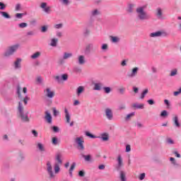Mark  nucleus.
<instances>
[{
	"label": "nucleus",
	"instance_id": "nucleus-1",
	"mask_svg": "<svg viewBox=\"0 0 181 181\" xmlns=\"http://www.w3.org/2000/svg\"><path fill=\"white\" fill-rule=\"evenodd\" d=\"M17 94L18 95V98L20 99L18 107L19 116L21 117V121H23V122H29V117L23 112L24 107L23 104L22 103L24 102L25 105H27L28 101H29V98L25 96L23 99H22V95H21V88H19L17 90Z\"/></svg>",
	"mask_w": 181,
	"mask_h": 181
},
{
	"label": "nucleus",
	"instance_id": "nucleus-2",
	"mask_svg": "<svg viewBox=\"0 0 181 181\" xmlns=\"http://www.w3.org/2000/svg\"><path fill=\"white\" fill-rule=\"evenodd\" d=\"M55 159L57 162L54 165V173L57 174L60 172V165L63 163L62 155L60 153L57 154Z\"/></svg>",
	"mask_w": 181,
	"mask_h": 181
},
{
	"label": "nucleus",
	"instance_id": "nucleus-3",
	"mask_svg": "<svg viewBox=\"0 0 181 181\" xmlns=\"http://www.w3.org/2000/svg\"><path fill=\"white\" fill-rule=\"evenodd\" d=\"M144 9H145V7L144 6H140L136 9V13H138V17L141 21L148 19V14L146 13V12H145Z\"/></svg>",
	"mask_w": 181,
	"mask_h": 181
},
{
	"label": "nucleus",
	"instance_id": "nucleus-4",
	"mask_svg": "<svg viewBox=\"0 0 181 181\" xmlns=\"http://www.w3.org/2000/svg\"><path fill=\"white\" fill-rule=\"evenodd\" d=\"M18 48H19V45H18L8 47V49L4 53V56L6 57H9V56H12V54H13V53H15V52H16V50H18Z\"/></svg>",
	"mask_w": 181,
	"mask_h": 181
},
{
	"label": "nucleus",
	"instance_id": "nucleus-5",
	"mask_svg": "<svg viewBox=\"0 0 181 181\" xmlns=\"http://www.w3.org/2000/svg\"><path fill=\"white\" fill-rule=\"evenodd\" d=\"M75 142L78 145L79 151H84V137L80 136L75 139Z\"/></svg>",
	"mask_w": 181,
	"mask_h": 181
},
{
	"label": "nucleus",
	"instance_id": "nucleus-6",
	"mask_svg": "<svg viewBox=\"0 0 181 181\" xmlns=\"http://www.w3.org/2000/svg\"><path fill=\"white\" fill-rule=\"evenodd\" d=\"M40 6L41 9H42L43 12H45V13H47V15L52 13V7H50V6H48L47 3L42 2L41 3Z\"/></svg>",
	"mask_w": 181,
	"mask_h": 181
},
{
	"label": "nucleus",
	"instance_id": "nucleus-7",
	"mask_svg": "<svg viewBox=\"0 0 181 181\" xmlns=\"http://www.w3.org/2000/svg\"><path fill=\"white\" fill-rule=\"evenodd\" d=\"M90 22H93V18H95V16H100L101 15V11L98 8H95L92 10L90 13Z\"/></svg>",
	"mask_w": 181,
	"mask_h": 181
},
{
	"label": "nucleus",
	"instance_id": "nucleus-8",
	"mask_svg": "<svg viewBox=\"0 0 181 181\" xmlns=\"http://www.w3.org/2000/svg\"><path fill=\"white\" fill-rule=\"evenodd\" d=\"M47 171L50 177H54V174L53 173V167H52V163H50V161L47 162Z\"/></svg>",
	"mask_w": 181,
	"mask_h": 181
},
{
	"label": "nucleus",
	"instance_id": "nucleus-9",
	"mask_svg": "<svg viewBox=\"0 0 181 181\" xmlns=\"http://www.w3.org/2000/svg\"><path fill=\"white\" fill-rule=\"evenodd\" d=\"M151 37H159L160 36H168V34L165 31H157L150 34Z\"/></svg>",
	"mask_w": 181,
	"mask_h": 181
},
{
	"label": "nucleus",
	"instance_id": "nucleus-10",
	"mask_svg": "<svg viewBox=\"0 0 181 181\" xmlns=\"http://www.w3.org/2000/svg\"><path fill=\"white\" fill-rule=\"evenodd\" d=\"M44 93L48 98H53L54 97V91L50 90V88H46V90H44Z\"/></svg>",
	"mask_w": 181,
	"mask_h": 181
},
{
	"label": "nucleus",
	"instance_id": "nucleus-11",
	"mask_svg": "<svg viewBox=\"0 0 181 181\" xmlns=\"http://www.w3.org/2000/svg\"><path fill=\"white\" fill-rule=\"evenodd\" d=\"M156 18H158V19H160V20L164 19L163 10H162L161 8H160V7L157 8L156 11Z\"/></svg>",
	"mask_w": 181,
	"mask_h": 181
},
{
	"label": "nucleus",
	"instance_id": "nucleus-12",
	"mask_svg": "<svg viewBox=\"0 0 181 181\" xmlns=\"http://www.w3.org/2000/svg\"><path fill=\"white\" fill-rule=\"evenodd\" d=\"M105 115L106 117L107 118V119H109L110 121H111V119H112V110L110 108H106L105 110Z\"/></svg>",
	"mask_w": 181,
	"mask_h": 181
},
{
	"label": "nucleus",
	"instance_id": "nucleus-13",
	"mask_svg": "<svg viewBox=\"0 0 181 181\" xmlns=\"http://www.w3.org/2000/svg\"><path fill=\"white\" fill-rule=\"evenodd\" d=\"M138 70H139L138 67L133 68L132 72L127 74V76L129 78L135 77L138 74Z\"/></svg>",
	"mask_w": 181,
	"mask_h": 181
},
{
	"label": "nucleus",
	"instance_id": "nucleus-14",
	"mask_svg": "<svg viewBox=\"0 0 181 181\" xmlns=\"http://www.w3.org/2000/svg\"><path fill=\"white\" fill-rule=\"evenodd\" d=\"M45 119L46 120L47 124H52V115H50V112H49L47 111L45 112Z\"/></svg>",
	"mask_w": 181,
	"mask_h": 181
},
{
	"label": "nucleus",
	"instance_id": "nucleus-15",
	"mask_svg": "<svg viewBox=\"0 0 181 181\" xmlns=\"http://www.w3.org/2000/svg\"><path fill=\"white\" fill-rule=\"evenodd\" d=\"M64 112H65V119H66V124H70V113L69 112V110H67V108H64Z\"/></svg>",
	"mask_w": 181,
	"mask_h": 181
},
{
	"label": "nucleus",
	"instance_id": "nucleus-16",
	"mask_svg": "<svg viewBox=\"0 0 181 181\" xmlns=\"http://www.w3.org/2000/svg\"><path fill=\"white\" fill-rule=\"evenodd\" d=\"M173 122L174 123L175 127H176L177 128H180V123L179 122V117H177V116H175L173 118Z\"/></svg>",
	"mask_w": 181,
	"mask_h": 181
},
{
	"label": "nucleus",
	"instance_id": "nucleus-17",
	"mask_svg": "<svg viewBox=\"0 0 181 181\" xmlns=\"http://www.w3.org/2000/svg\"><path fill=\"white\" fill-rule=\"evenodd\" d=\"M21 63H22V59L17 58L16 62H14V67L15 69H21Z\"/></svg>",
	"mask_w": 181,
	"mask_h": 181
},
{
	"label": "nucleus",
	"instance_id": "nucleus-18",
	"mask_svg": "<svg viewBox=\"0 0 181 181\" xmlns=\"http://www.w3.org/2000/svg\"><path fill=\"white\" fill-rule=\"evenodd\" d=\"M117 166L118 168H122L124 166V162L122 161V157L121 155L117 156Z\"/></svg>",
	"mask_w": 181,
	"mask_h": 181
},
{
	"label": "nucleus",
	"instance_id": "nucleus-19",
	"mask_svg": "<svg viewBox=\"0 0 181 181\" xmlns=\"http://www.w3.org/2000/svg\"><path fill=\"white\" fill-rule=\"evenodd\" d=\"M71 57H73V53L71 52H64L63 55V59L64 60H67V59H70Z\"/></svg>",
	"mask_w": 181,
	"mask_h": 181
},
{
	"label": "nucleus",
	"instance_id": "nucleus-20",
	"mask_svg": "<svg viewBox=\"0 0 181 181\" xmlns=\"http://www.w3.org/2000/svg\"><path fill=\"white\" fill-rule=\"evenodd\" d=\"M101 88H103V83H94V88H93L94 90L100 91V90H101Z\"/></svg>",
	"mask_w": 181,
	"mask_h": 181
},
{
	"label": "nucleus",
	"instance_id": "nucleus-21",
	"mask_svg": "<svg viewBox=\"0 0 181 181\" xmlns=\"http://www.w3.org/2000/svg\"><path fill=\"white\" fill-rule=\"evenodd\" d=\"M110 39L112 43H118L119 42V37L110 35Z\"/></svg>",
	"mask_w": 181,
	"mask_h": 181
},
{
	"label": "nucleus",
	"instance_id": "nucleus-22",
	"mask_svg": "<svg viewBox=\"0 0 181 181\" xmlns=\"http://www.w3.org/2000/svg\"><path fill=\"white\" fill-rule=\"evenodd\" d=\"M120 180L127 181V174L124 171H120Z\"/></svg>",
	"mask_w": 181,
	"mask_h": 181
},
{
	"label": "nucleus",
	"instance_id": "nucleus-23",
	"mask_svg": "<svg viewBox=\"0 0 181 181\" xmlns=\"http://www.w3.org/2000/svg\"><path fill=\"white\" fill-rule=\"evenodd\" d=\"M0 14L3 18H5V19H11V16L6 11H0Z\"/></svg>",
	"mask_w": 181,
	"mask_h": 181
},
{
	"label": "nucleus",
	"instance_id": "nucleus-24",
	"mask_svg": "<svg viewBox=\"0 0 181 181\" xmlns=\"http://www.w3.org/2000/svg\"><path fill=\"white\" fill-rule=\"evenodd\" d=\"M57 42H59V40H57V38H52L51 40L50 46L56 47L57 46Z\"/></svg>",
	"mask_w": 181,
	"mask_h": 181
},
{
	"label": "nucleus",
	"instance_id": "nucleus-25",
	"mask_svg": "<svg viewBox=\"0 0 181 181\" xmlns=\"http://www.w3.org/2000/svg\"><path fill=\"white\" fill-rule=\"evenodd\" d=\"M78 62L79 64H84L86 63V59H84V56L80 55L78 58Z\"/></svg>",
	"mask_w": 181,
	"mask_h": 181
},
{
	"label": "nucleus",
	"instance_id": "nucleus-26",
	"mask_svg": "<svg viewBox=\"0 0 181 181\" xmlns=\"http://www.w3.org/2000/svg\"><path fill=\"white\" fill-rule=\"evenodd\" d=\"M84 91V86H78L77 90H76V94L77 95H80L81 93Z\"/></svg>",
	"mask_w": 181,
	"mask_h": 181
},
{
	"label": "nucleus",
	"instance_id": "nucleus-27",
	"mask_svg": "<svg viewBox=\"0 0 181 181\" xmlns=\"http://www.w3.org/2000/svg\"><path fill=\"white\" fill-rule=\"evenodd\" d=\"M133 108H138L139 110H142L144 108V104L134 103L132 105Z\"/></svg>",
	"mask_w": 181,
	"mask_h": 181
},
{
	"label": "nucleus",
	"instance_id": "nucleus-28",
	"mask_svg": "<svg viewBox=\"0 0 181 181\" xmlns=\"http://www.w3.org/2000/svg\"><path fill=\"white\" fill-rule=\"evenodd\" d=\"M59 2L64 5V6H69V5H70V0H59Z\"/></svg>",
	"mask_w": 181,
	"mask_h": 181
},
{
	"label": "nucleus",
	"instance_id": "nucleus-29",
	"mask_svg": "<svg viewBox=\"0 0 181 181\" xmlns=\"http://www.w3.org/2000/svg\"><path fill=\"white\" fill-rule=\"evenodd\" d=\"M135 6V5L134 4H129L127 8V12L128 13H132V12H134V7Z\"/></svg>",
	"mask_w": 181,
	"mask_h": 181
},
{
	"label": "nucleus",
	"instance_id": "nucleus-30",
	"mask_svg": "<svg viewBox=\"0 0 181 181\" xmlns=\"http://www.w3.org/2000/svg\"><path fill=\"white\" fill-rule=\"evenodd\" d=\"M37 146L41 152H44L45 146L41 143H37Z\"/></svg>",
	"mask_w": 181,
	"mask_h": 181
},
{
	"label": "nucleus",
	"instance_id": "nucleus-31",
	"mask_svg": "<svg viewBox=\"0 0 181 181\" xmlns=\"http://www.w3.org/2000/svg\"><path fill=\"white\" fill-rule=\"evenodd\" d=\"M148 91L149 90H148V88L145 89L143 91V93H141V97H140L141 100H144V98H145V95H146V93H148Z\"/></svg>",
	"mask_w": 181,
	"mask_h": 181
},
{
	"label": "nucleus",
	"instance_id": "nucleus-32",
	"mask_svg": "<svg viewBox=\"0 0 181 181\" xmlns=\"http://www.w3.org/2000/svg\"><path fill=\"white\" fill-rule=\"evenodd\" d=\"M40 56V52H37L34 53L33 55H31V59H37Z\"/></svg>",
	"mask_w": 181,
	"mask_h": 181
},
{
	"label": "nucleus",
	"instance_id": "nucleus-33",
	"mask_svg": "<svg viewBox=\"0 0 181 181\" xmlns=\"http://www.w3.org/2000/svg\"><path fill=\"white\" fill-rule=\"evenodd\" d=\"M6 5L4 2L0 1V11H5Z\"/></svg>",
	"mask_w": 181,
	"mask_h": 181
},
{
	"label": "nucleus",
	"instance_id": "nucleus-34",
	"mask_svg": "<svg viewBox=\"0 0 181 181\" xmlns=\"http://www.w3.org/2000/svg\"><path fill=\"white\" fill-rule=\"evenodd\" d=\"M24 16H25L24 13H18L16 14V18L17 19H22Z\"/></svg>",
	"mask_w": 181,
	"mask_h": 181
},
{
	"label": "nucleus",
	"instance_id": "nucleus-35",
	"mask_svg": "<svg viewBox=\"0 0 181 181\" xmlns=\"http://www.w3.org/2000/svg\"><path fill=\"white\" fill-rule=\"evenodd\" d=\"M76 168V163H74L71 165V168L69 169V174L72 175V171L74 170V168Z\"/></svg>",
	"mask_w": 181,
	"mask_h": 181
},
{
	"label": "nucleus",
	"instance_id": "nucleus-36",
	"mask_svg": "<svg viewBox=\"0 0 181 181\" xmlns=\"http://www.w3.org/2000/svg\"><path fill=\"white\" fill-rule=\"evenodd\" d=\"M21 9H22V5H21V4H16L15 11H19Z\"/></svg>",
	"mask_w": 181,
	"mask_h": 181
},
{
	"label": "nucleus",
	"instance_id": "nucleus-37",
	"mask_svg": "<svg viewBox=\"0 0 181 181\" xmlns=\"http://www.w3.org/2000/svg\"><path fill=\"white\" fill-rule=\"evenodd\" d=\"M103 90L106 94H110V93H111V88L110 87H105L103 88Z\"/></svg>",
	"mask_w": 181,
	"mask_h": 181
},
{
	"label": "nucleus",
	"instance_id": "nucleus-38",
	"mask_svg": "<svg viewBox=\"0 0 181 181\" xmlns=\"http://www.w3.org/2000/svg\"><path fill=\"white\" fill-rule=\"evenodd\" d=\"M52 111H53L54 117H57V115H59V111L56 110V107H53Z\"/></svg>",
	"mask_w": 181,
	"mask_h": 181
},
{
	"label": "nucleus",
	"instance_id": "nucleus-39",
	"mask_svg": "<svg viewBox=\"0 0 181 181\" xmlns=\"http://www.w3.org/2000/svg\"><path fill=\"white\" fill-rule=\"evenodd\" d=\"M86 136H89V138H91V139H94L95 138V136L93 135L91 133H90L89 132H86Z\"/></svg>",
	"mask_w": 181,
	"mask_h": 181
},
{
	"label": "nucleus",
	"instance_id": "nucleus-40",
	"mask_svg": "<svg viewBox=\"0 0 181 181\" xmlns=\"http://www.w3.org/2000/svg\"><path fill=\"white\" fill-rule=\"evenodd\" d=\"M83 157L84 158L85 160H86V162L90 161L91 159V156L90 155L83 156Z\"/></svg>",
	"mask_w": 181,
	"mask_h": 181
},
{
	"label": "nucleus",
	"instance_id": "nucleus-41",
	"mask_svg": "<svg viewBox=\"0 0 181 181\" xmlns=\"http://www.w3.org/2000/svg\"><path fill=\"white\" fill-rule=\"evenodd\" d=\"M102 141H107L108 140V135L107 134H103L101 136Z\"/></svg>",
	"mask_w": 181,
	"mask_h": 181
},
{
	"label": "nucleus",
	"instance_id": "nucleus-42",
	"mask_svg": "<svg viewBox=\"0 0 181 181\" xmlns=\"http://www.w3.org/2000/svg\"><path fill=\"white\" fill-rule=\"evenodd\" d=\"M127 63H128V59H124L121 63V66L122 67H125V66H127Z\"/></svg>",
	"mask_w": 181,
	"mask_h": 181
},
{
	"label": "nucleus",
	"instance_id": "nucleus-43",
	"mask_svg": "<svg viewBox=\"0 0 181 181\" xmlns=\"http://www.w3.org/2000/svg\"><path fill=\"white\" fill-rule=\"evenodd\" d=\"M135 115V112H132L127 115L126 119H129V118H132V117H134Z\"/></svg>",
	"mask_w": 181,
	"mask_h": 181
},
{
	"label": "nucleus",
	"instance_id": "nucleus-44",
	"mask_svg": "<svg viewBox=\"0 0 181 181\" xmlns=\"http://www.w3.org/2000/svg\"><path fill=\"white\" fill-rule=\"evenodd\" d=\"M176 74H177V70L175 69L173 71H171L170 76H171V77H173V76H176Z\"/></svg>",
	"mask_w": 181,
	"mask_h": 181
},
{
	"label": "nucleus",
	"instance_id": "nucleus-45",
	"mask_svg": "<svg viewBox=\"0 0 181 181\" xmlns=\"http://www.w3.org/2000/svg\"><path fill=\"white\" fill-rule=\"evenodd\" d=\"M179 94H181V88L178 89V90L174 92L175 97H177Z\"/></svg>",
	"mask_w": 181,
	"mask_h": 181
},
{
	"label": "nucleus",
	"instance_id": "nucleus-46",
	"mask_svg": "<svg viewBox=\"0 0 181 181\" xmlns=\"http://www.w3.org/2000/svg\"><path fill=\"white\" fill-rule=\"evenodd\" d=\"M28 26L27 23H20L18 24V28H21V29H23V28H26Z\"/></svg>",
	"mask_w": 181,
	"mask_h": 181
},
{
	"label": "nucleus",
	"instance_id": "nucleus-47",
	"mask_svg": "<svg viewBox=\"0 0 181 181\" xmlns=\"http://www.w3.org/2000/svg\"><path fill=\"white\" fill-rule=\"evenodd\" d=\"M160 117H168V112L166 110L161 112Z\"/></svg>",
	"mask_w": 181,
	"mask_h": 181
},
{
	"label": "nucleus",
	"instance_id": "nucleus-48",
	"mask_svg": "<svg viewBox=\"0 0 181 181\" xmlns=\"http://www.w3.org/2000/svg\"><path fill=\"white\" fill-rule=\"evenodd\" d=\"M62 80H64V81H66L67 80V78H69V76L67 74H64L62 76Z\"/></svg>",
	"mask_w": 181,
	"mask_h": 181
},
{
	"label": "nucleus",
	"instance_id": "nucleus-49",
	"mask_svg": "<svg viewBox=\"0 0 181 181\" xmlns=\"http://www.w3.org/2000/svg\"><path fill=\"white\" fill-rule=\"evenodd\" d=\"M167 143L170 145H173V144H175V142L170 138L167 139Z\"/></svg>",
	"mask_w": 181,
	"mask_h": 181
},
{
	"label": "nucleus",
	"instance_id": "nucleus-50",
	"mask_svg": "<svg viewBox=\"0 0 181 181\" xmlns=\"http://www.w3.org/2000/svg\"><path fill=\"white\" fill-rule=\"evenodd\" d=\"M52 143L53 144V145H57V139L56 137H53Z\"/></svg>",
	"mask_w": 181,
	"mask_h": 181
},
{
	"label": "nucleus",
	"instance_id": "nucleus-51",
	"mask_svg": "<svg viewBox=\"0 0 181 181\" xmlns=\"http://www.w3.org/2000/svg\"><path fill=\"white\" fill-rule=\"evenodd\" d=\"M164 103L167 105L168 108L170 107V103H169V100L168 99L164 100Z\"/></svg>",
	"mask_w": 181,
	"mask_h": 181
},
{
	"label": "nucleus",
	"instance_id": "nucleus-52",
	"mask_svg": "<svg viewBox=\"0 0 181 181\" xmlns=\"http://www.w3.org/2000/svg\"><path fill=\"white\" fill-rule=\"evenodd\" d=\"M91 49H93V45L92 44H89L86 46V50H88V52H90V50H91Z\"/></svg>",
	"mask_w": 181,
	"mask_h": 181
},
{
	"label": "nucleus",
	"instance_id": "nucleus-53",
	"mask_svg": "<svg viewBox=\"0 0 181 181\" xmlns=\"http://www.w3.org/2000/svg\"><path fill=\"white\" fill-rule=\"evenodd\" d=\"M102 50H107V49H108V45L107 44H103L102 45V47H101Z\"/></svg>",
	"mask_w": 181,
	"mask_h": 181
},
{
	"label": "nucleus",
	"instance_id": "nucleus-54",
	"mask_svg": "<svg viewBox=\"0 0 181 181\" xmlns=\"http://www.w3.org/2000/svg\"><path fill=\"white\" fill-rule=\"evenodd\" d=\"M84 175H85L84 171L83 170L79 171L78 176H80L81 177H84Z\"/></svg>",
	"mask_w": 181,
	"mask_h": 181
},
{
	"label": "nucleus",
	"instance_id": "nucleus-55",
	"mask_svg": "<svg viewBox=\"0 0 181 181\" xmlns=\"http://www.w3.org/2000/svg\"><path fill=\"white\" fill-rule=\"evenodd\" d=\"M54 28L56 29H61V28H63V24H57L54 25Z\"/></svg>",
	"mask_w": 181,
	"mask_h": 181
},
{
	"label": "nucleus",
	"instance_id": "nucleus-56",
	"mask_svg": "<svg viewBox=\"0 0 181 181\" xmlns=\"http://www.w3.org/2000/svg\"><path fill=\"white\" fill-rule=\"evenodd\" d=\"M147 103L149 104V105H153V104H155V101H153L152 99L147 100Z\"/></svg>",
	"mask_w": 181,
	"mask_h": 181
},
{
	"label": "nucleus",
	"instance_id": "nucleus-57",
	"mask_svg": "<svg viewBox=\"0 0 181 181\" xmlns=\"http://www.w3.org/2000/svg\"><path fill=\"white\" fill-rule=\"evenodd\" d=\"M140 180H144L145 179V173H141L139 177Z\"/></svg>",
	"mask_w": 181,
	"mask_h": 181
},
{
	"label": "nucleus",
	"instance_id": "nucleus-58",
	"mask_svg": "<svg viewBox=\"0 0 181 181\" xmlns=\"http://www.w3.org/2000/svg\"><path fill=\"white\" fill-rule=\"evenodd\" d=\"M119 92L120 93V94H124V93H125V88H120L119 89Z\"/></svg>",
	"mask_w": 181,
	"mask_h": 181
},
{
	"label": "nucleus",
	"instance_id": "nucleus-59",
	"mask_svg": "<svg viewBox=\"0 0 181 181\" xmlns=\"http://www.w3.org/2000/svg\"><path fill=\"white\" fill-rule=\"evenodd\" d=\"M52 129H53L54 132H59V127H58L54 126L52 127Z\"/></svg>",
	"mask_w": 181,
	"mask_h": 181
},
{
	"label": "nucleus",
	"instance_id": "nucleus-60",
	"mask_svg": "<svg viewBox=\"0 0 181 181\" xmlns=\"http://www.w3.org/2000/svg\"><path fill=\"white\" fill-rule=\"evenodd\" d=\"M41 30L42 33L46 32V30H47V26H46V25L42 26Z\"/></svg>",
	"mask_w": 181,
	"mask_h": 181
},
{
	"label": "nucleus",
	"instance_id": "nucleus-61",
	"mask_svg": "<svg viewBox=\"0 0 181 181\" xmlns=\"http://www.w3.org/2000/svg\"><path fill=\"white\" fill-rule=\"evenodd\" d=\"M126 152H131V146L130 145H127L126 146Z\"/></svg>",
	"mask_w": 181,
	"mask_h": 181
},
{
	"label": "nucleus",
	"instance_id": "nucleus-62",
	"mask_svg": "<svg viewBox=\"0 0 181 181\" xmlns=\"http://www.w3.org/2000/svg\"><path fill=\"white\" fill-rule=\"evenodd\" d=\"M170 162H173V165H176V160H175V158L171 157L170 158Z\"/></svg>",
	"mask_w": 181,
	"mask_h": 181
},
{
	"label": "nucleus",
	"instance_id": "nucleus-63",
	"mask_svg": "<svg viewBox=\"0 0 181 181\" xmlns=\"http://www.w3.org/2000/svg\"><path fill=\"white\" fill-rule=\"evenodd\" d=\"M36 81L39 83V84H40V83H42V77L38 76L37 77Z\"/></svg>",
	"mask_w": 181,
	"mask_h": 181
},
{
	"label": "nucleus",
	"instance_id": "nucleus-64",
	"mask_svg": "<svg viewBox=\"0 0 181 181\" xmlns=\"http://www.w3.org/2000/svg\"><path fill=\"white\" fill-rule=\"evenodd\" d=\"M32 134L34 135V136H37V132H36V130H33Z\"/></svg>",
	"mask_w": 181,
	"mask_h": 181
}]
</instances>
